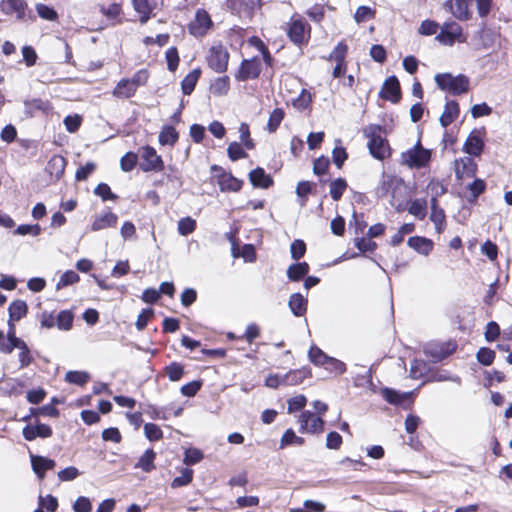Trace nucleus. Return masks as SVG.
I'll return each mask as SVG.
<instances>
[{"label": "nucleus", "instance_id": "nucleus-1", "mask_svg": "<svg viewBox=\"0 0 512 512\" xmlns=\"http://www.w3.org/2000/svg\"><path fill=\"white\" fill-rule=\"evenodd\" d=\"M282 29L288 40L299 48L307 46L311 39L312 27L307 19L298 12L291 15Z\"/></svg>", "mask_w": 512, "mask_h": 512}, {"label": "nucleus", "instance_id": "nucleus-2", "mask_svg": "<svg viewBox=\"0 0 512 512\" xmlns=\"http://www.w3.org/2000/svg\"><path fill=\"white\" fill-rule=\"evenodd\" d=\"M385 128L379 124H369L363 129L368 139L367 147L371 156L383 161L391 156V147L386 137H383Z\"/></svg>", "mask_w": 512, "mask_h": 512}, {"label": "nucleus", "instance_id": "nucleus-3", "mask_svg": "<svg viewBox=\"0 0 512 512\" xmlns=\"http://www.w3.org/2000/svg\"><path fill=\"white\" fill-rule=\"evenodd\" d=\"M434 79L440 90L454 96L466 94L470 89V80L464 74L453 76L451 73H439Z\"/></svg>", "mask_w": 512, "mask_h": 512}, {"label": "nucleus", "instance_id": "nucleus-4", "mask_svg": "<svg viewBox=\"0 0 512 512\" xmlns=\"http://www.w3.org/2000/svg\"><path fill=\"white\" fill-rule=\"evenodd\" d=\"M431 157V150L424 148L418 140L412 148L401 153V162L411 169H421L430 164Z\"/></svg>", "mask_w": 512, "mask_h": 512}, {"label": "nucleus", "instance_id": "nucleus-5", "mask_svg": "<svg viewBox=\"0 0 512 512\" xmlns=\"http://www.w3.org/2000/svg\"><path fill=\"white\" fill-rule=\"evenodd\" d=\"M214 28V22L209 12L204 8H198L193 19L188 23V33L197 39H202Z\"/></svg>", "mask_w": 512, "mask_h": 512}, {"label": "nucleus", "instance_id": "nucleus-6", "mask_svg": "<svg viewBox=\"0 0 512 512\" xmlns=\"http://www.w3.org/2000/svg\"><path fill=\"white\" fill-rule=\"evenodd\" d=\"M230 53L221 43L212 45L207 52L206 62L208 67L216 73H225L229 66Z\"/></svg>", "mask_w": 512, "mask_h": 512}, {"label": "nucleus", "instance_id": "nucleus-7", "mask_svg": "<svg viewBox=\"0 0 512 512\" xmlns=\"http://www.w3.org/2000/svg\"><path fill=\"white\" fill-rule=\"evenodd\" d=\"M210 170L222 192H239L242 189L243 180L236 178L231 172L225 171L223 167L213 164Z\"/></svg>", "mask_w": 512, "mask_h": 512}, {"label": "nucleus", "instance_id": "nucleus-8", "mask_svg": "<svg viewBox=\"0 0 512 512\" xmlns=\"http://www.w3.org/2000/svg\"><path fill=\"white\" fill-rule=\"evenodd\" d=\"M225 5L233 15L251 20L262 9L264 0H225Z\"/></svg>", "mask_w": 512, "mask_h": 512}, {"label": "nucleus", "instance_id": "nucleus-9", "mask_svg": "<svg viewBox=\"0 0 512 512\" xmlns=\"http://www.w3.org/2000/svg\"><path fill=\"white\" fill-rule=\"evenodd\" d=\"M262 72V61L259 56H253L243 59L238 69L234 73V78L238 82H246L258 79Z\"/></svg>", "mask_w": 512, "mask_h": 512}, {"label": "nucleus", "instance_id": "nucleus-10", "mask_svg": "<svg viewBox=\"0 0 512 512\" xmlns=\"http://www.w3.org/2000/svg\"><path fill=\"white\" fill-rule=\"evenodd\" d=\"M435 39L445 46H452L455 42L463 43L466 41L462 27L454 21L445 22Z\"/></svg>", "mask_w": 512, "mask_h": 512}, {"label": "nucleus", "instance_id": "nucleus-11", "mask_svg": "<svg viewBox=\"0 0 512 512\" xmlns=\"http://www.w3.org/2000/svg\"><path fill=\"white\" fill-rule=\"evenodd\" d=\"M2 10L7 15L15 14L16 19L21 22L36 21V16L29 9L25 0H3Z\"/></svg>", "mask_w": 512, "mask_h": 512}, {"label": "nucleus", "instance_id": "nucleus-12", "mask_svg": "<svg viewBox=\"0 0 512 512\" xmlns=\"http://www.w3.org/2000/svg\"><path fill=\"white\" fill-rule=\"evenodd\" d=\"M297 421L300 433L321 434L325 428V421L309 410L302 411Z\"/></svg>", "mask_w": 512, "mask_h": 512}, {"label": "nucleus", "instance_id": "nucleus-13", "mask_svg": "<svg viewBox=\"0 0 512 512\" xmlns=\"http://www.w3.org/2000/svg\"><path fill=\"white\" fill-rule=\"evenodd\" d=\"M348 45L345 40H341L337 43L334 49L326 58L328 61H335L336 65L332 71V76L334 78H340L344 76L347 71V61L346 57L348 54Z\"/></svg>", "mask_w": 512, "mask_h": 512}, {"label": "nucleus", "instance_id": "nucleus-14", "mask_svg": "<svg viewBox=\"0 0 512 512\" xmlns=\"http://www.w3.org/2000/svg\"><path fill=\"white\" fill-rule=\"evenodd\" d=\"M140 168L143 172L157 171L160 172L164 169V161L154 147L146 145L141 148Z\"/></svg>", "mask_w": 512, "mask_h": 512}, {"label": "nucleus", "instance_id": "nucleus-15", "mask_svg": "<svg viewBox=\"0 0 512 512\" xmlns=\"http://www.w3.org/2000/svg\"><path fill=\"white\" fill-rule=\"evenodd\" d=\"M379 97L394 104L400 102L402 98V92L400 82L396 76H390L384 81L379 92Z\"/></svg>", "mask_w": 512, "mask_h": 512}, {"label": "nucleus", "instance_id": "nucleus-16", "mask_svg": "<svg viewBox=\"0 0 512 512\" xmlns=\"http://www.w3.org/2000/svg\"><path fill=\"white\" fill-rule=\"evenodd\" d=\"M485 129H474L468 135L463 145V151L471 156H479L484 149Z\"/></svg>", "mask_w": 512, "mask_h": 512}, {"label": "nucleus", "instance_id": "nucleus-17", "mask_svg": "<svg viewBox=\"0 0 512 512\" xmlns=\"http://www.w3.org/2000/svg\"><path fill=\"white\" fill-rule=\"evenodd\" d=\"M456 349L457 344L455 341H447L431 345L426 349L425 353L430 356L434 362H439L452 355Z\"/></svg>", "mask_w": 512, "mask_h": 512}, {"label": "nucleus", "instance_id": "nucleus-18", "mask_svg": "<svg viewBox=\"0 0 512 512\" xmlns=\"http://www.w3.org/2000/svg\"><path fill=\"white\" fill-rule=\"evenodd\" d=\"M455 175L458 180L472 178L476 175L477 164L472 158L465 157L454 162Z\"/></svg>", "mask_w": 512, "mask_h": 512}, {"label": "nucleus", "instance_id": "nucleus-19", "mask_svg": "<svg viewBox=\"0 0 512 512\" xmlns=\"http://www.w3.org/2000/svg\"><path fill=\"white\" fill-rule=\"evenodd\" d=\"M117 223L118 216L111 210H108L94 218L91 224V231L97 232L108 228H115Z\"/></svg>", "mask_w": 512, "mask_h": 512}, {"label": "nucleus", "instance_id": "nucleus-20", "mask_svg": "<svg viewBox=\"0 0 512 512\" xmlns=\"http://www.w3.org/2000/svg\"><path fill=\"white\" fill-rule=\"evenodd\" d=\"M430 207V220L434 223L436 232L441 234L447 225L445 211L440 207L439 200L436 199H430Z\"/></svg>", "mask_w": 512, "mask_h": 512}, {"label": "nucleus", "instance_id": "nucleus-21", "mask_svg": "<svg viewBox=\"0 0 512 512\" xmlns=\"http://www.w3.org/2000/svg\"><path fill=\"white\" fill-rule=\"evenodd\" d=\"M312 376L308 366L299 369H292L283 375L284 386H297Z\"/></svg>", "mask_w": 512, "mask_h": 512}, {"label": "nucleus", "instance_id": "nucleus-22", "mask_svg": "<svg viewBox=\"0 0 512 512\" xmlns=\"http://www.w3.org/2000/svg\"><path fill=\"white\" fill-rule=\"evenodd\" d=\"M67 166V159L62 155H53L46 165V172L54 180L62 178Z\"/></svg>", "mask_w": 512, "mask_h": 512}, {"label": "nucleus", "instance_id": "nucleus-23", "mask_svg": "<svg viewBox=\"0 0 512 512\" xmlns=\"http://www.w3.org/2000/svg\"><path fill=\"white\" fill-rule=\"evenodd\" d=\"M134 10L139 15V22L144 25L153 16L156 3L153 0H132Z\"/></svg>", "mask_w": 512, "mask_h": 512}, {"label": "nucleus", "instance_id": "nucleus-24", "mask_svg": "<svg viewBox=\"0 0 512 512\" xmlns=\"http://www.w3.org/2000/svg\"><path fill=\"white\" fill-rule=\"evenodd\" d=\"M249 181L255 188L268 189L274 184L271 175L266 174L265 170L257 167L249 172Z\"/></svg>", "mask_w": 512, "mask_h": 512}, {"label": "nucleus", "instance_id": "nucleus-25", "mask_svg": "<svg viewBox=\"0 0 512 512\" xmlns=\"http://www.w3.org/2000/svg\"><path fill=\"white\" fill-rule=\"evenodd\" d=\"M460 115L459 103L455 100H449L445 103L444 110L439 118L442 127L447 128Z\"/></svg>", "mask_w": 512, "mask_h": 512}, {"label": "nucleus", "instance_id": "nucleus-26", "mask_svg": "<svg viewBox=\"0 0 512 512\" xmlns=\"http://www.w3.org/2000/svg\"><path fill=\"white\" fill-rule=\"evenodd\" d=\"M31 465L35 474L40 478L44 479L45 474L48 470L54 469L56 463L54 460L46 458L40 455L31 456Z\"/></svg>", "mask_w": 512, "mask_h": 512}, {"label": "nucleus", "instance_id": "nucleus-27", "mask_svg": "<svg viewBox=\"0 0 512 512\" xmlns=\"http://www.w3.org/2000/svg\"><path fill=\"white\" fill-rule=\"evenodd\" d=\"M8 322H18L28 314V305L22 299L12 301L8 307Z\"/></svg>", "mask_w": 512, "mask_h": 512}, {"label": "nucleus", "instance_id": "nucleus-28", "mask_svg": "<svg viewBox=\"0 0 512 512\" xmlns=\"http://www.w3.org/2000/svg\"><path fill=\"white\" fill-rule=\"evenodd\" d=\"M137 89L128 81V78H122L117 82L112 91V95L118 99H129L135 96Z\"/></svg>", "mask_w": 512, "mask_h": 512}, {"label": "nucleus", "instance_id": "nucleus-29", "mask_svg": "<svg viewBox=\"0 0 512 512\" xmlns=\"http://www.w3.org/2000/svg\"><path fill=\"white\" fill-rule=\"evenodd\" d=\"M407 244L409 247L423 255H428L434 247L433 241L431 239L421 236L410 237L407 241Z\"/></svg>", "mask_w": 512, "mask_h": 512}, {"label": "nucleus", "instance_id": "nucleus-30", "mask_svg": "<svg viewBox=\"0 0 512 512\" xmlns=\"http://www.w3.org/2000/svg\"><path fill=\"white\" fill-rule=\"evenodd\" d=\"M179 140V132L172 125H164L158 135V141L162 146L173 147Z\"/></svg>", "mask_w": 512, "mask_h": 512}, {"label": "nucleus", "instance_id": "nucleus-31", "mask_svg": "<svg viewBox=\"0 0 512 512\" xmlns=\"http://www.w3.org/2000/svg\"><path fill=\"white\" fill-rule=\"evenodd\" d=\"M202 74L201 68H195L181 81V90L184 95H191Z\"/></svg>", "mask_w": 512, "mask_h": 512}, {"label": "nucleus", "instance_id": "nucleus-32", "mask_svg": "<svg viewBox=\"0 0 512 512\" xmlns=\"http://www.w3.org/2000/svg\"><path fill=\"white\" fill-rule=\"evenodd\" d=\"M307 304V299H305L300 293L292 294L288 302L291 312L297 317H301L306 314Z\"/></svg>", "mask_w": 512, "mask_h": 512}, {"label": "nucleus", "instance_id": "nucleus-33", "mask_svg": "<svg viewBox=\"0 0 512 512\" xmlns=\"http://www.w3.org/2000/svg\"><path fill=\"white\" fill-rule=\"evenodd\" d=\"M310 266L307 262L291 264L287 269V277L290 281L298 282L309 273Z\"/></svg>", "mask_w": 512, "mask_h": 512}, {"label": "nucleus", "instance_id": "nucleus-34", "mask_svg": "<svg viewBox=\"0 0 512 512\" xmlns=\"http://www.w3.org/2000/svg\"><path fill=\"white\" fill-rule=\"evenodd\" d=\"M230 90V78L227 75L218 77L210 85V92L214 96H226Z\"/></svg>", "mask_w": 512, "mask_h": 512}, {"label": "nucleus", "instance_id": "nucleus-35", "mask_svg": "<svg viewBox=\"0 0 512 512\" xmlns=\"http://www.w3.org/2000/svg\"><path fill=\"white\" fill-rule=\"evenodd\" d=\"M408 213L419 220H424L427 216V200L425 198H417L410 202Z\"/></svg>", "mask_w": 512, "mask_h": 512}, {"label": "nucleus", "instance_id": "nucleus-36", "mask_svg": "<svg viewBox=\"0 0 512 512\" xmlns=\"http://www.w3.org/2000/svg\"><path fill=\"white\" fill-rule=\"evenodd\" d=\"M100 13L109 20H115L123 13L122 1H113L108 6L104 4L99 5Z\"/></svg>", "mask_w": 512, "mask_h": 512}, {"label": "nucleus", "instance_id": "nucleus-37", "mask_svg": "<svg viewBox=\"0 0 512 512\" xmlns=\"http://www.w3.org/2000/svg\"><path fill=\"white\" fill-rule=\"evenodd\" d=\"M156 452L153 449H147L139 458L135 467L142 469L145 472H151L155 469L154 461Z\"/></svg>", "mask_w": 512, "mask_h": 512}, {"label": "nucleus", "instance_id": "nucleus-38", "mask_svg": "<svg viewBox=\"0 0 512 512\" xmlns=\"http://www.w3.org/2000/svg\"><path fill=\"white\" fill-rule=\"evenodd\" d=\"M330 196L334 201H339L346 189L348 188L347 181L344 178H337L330 182Z\"/></svg>", "mask_w": 512, "mask_h": 512}, {"label": "nucleus", "instance_id": "nucleus-39", "mask_svg": "<svg viewBox=\"0 0 512 512\" xmlns=\"http://www.w3.org/2000/svg\"><path fill=\"white\" fill-rule=\"evenodd\" d=\"M285 117V112L282 108H275L269 115L266 130L269 133H275L279 128L281 122Z\"/></svg>", "mask_w": 512, "mask_h": 512}, {"label": "nucleus", "instance_id": "nucleus-40", "mask_svg": "<svg viewBox=\"0 0 512 512\" xmlns=\"http://www.w3.org/2000/svg\"><path fill=\"white\" fill-rule=\"evenodd\" d=\"M471 0H454L455 9L452 11L453 15L462 21L469 20L472 16L469 10Z\"/></svg>", "mask_w": 512, "mask_h": 512}, {"label": "nucleus", "instance_id": "nucleus-41", "mask_svg": "<svg viewBox=\"0 0 512 512\" xmlns=\"http://www.w3.org/2000/svg\"><path fill=\"white\" fill-rule=\"evenodd\" d=\"M37 15L43 20L57 22L59 20L58 12L53 8L43 3H38L35 6Z\"/></svg>", "mask_w": 512, "mask_h": 512}, {"label": "nucleus", "instance_id": "nucleus-42", "mask_svg": "<svg viewBox=\"0 0 512 512\" xmlns=\"http://www.w3.org/2000/svg\"><path fill=\"white\" fill-rule=\"evenodd\" d=\"M90 379V375L85 371H68L65 374V381L78 385V386H84L87 384V382Z\"/></svg>", "mask_w": 512, "mask_h": 512}, {"label": "nucleus", "instance_id": "nucleus-43", "mask_svg": "<svg viewBox=\"0 0 512 512\" xmlns=\"http://www.w3.org/2000/svg\"><path fill=\"white\" fill-rule=\"evenodd\" d=\"M468 190L470 191V198H468V201L470 203H474L477 201L478 197L485 192L486 182L483 179L476 178L468 185Z\"/></svg>", "mask_w": 512, "mask_h": 512}, {"label": "nucleus", "instance_id": "nucleus-44", "mask_svg": "<svg viewBox=\"0 0 512 512\" xmlns=\"http://www.w3.org/2000/svg\"><path fill=\"white\" fill-rule=\"evenodd\" d=\"M74 315L70 310H62L56 317V325L60 330H70L73 326Z\"/></svg>", "mask_w": 512, "mask_h": 512}, {"label": "nucleus", "instance_id": "nucleus-45", "mask_svg": "<svg viewBox=\"0 0 512 512\" xmlns=\"http://www.w3.org/2000/svg\"><path fill=\"white\" fill-rule=\"evenodd\" d=\"M308 357L311 363L315 366H323L329 356L318 346L313 345L308 351Z\"/></svg>", "mask_w": 512, "mask_h": 512}, {"label": "nucleus", "instance_id": "nucleus-46", "mask_svg": "<svg viewBox=\"0 0 512 512\" xmlns=\"http://www.w3.org/2000/svg\"><path fill=\"white\" fill-rule=\"evenodd\" d=\"M165 375L170 381H179L184 374V367L179 362H171L164 368Z\"/></svg>", "mask_w": 512, "mask_h": 512}, {"label": "nucleus", "instance_id": "nucleus-47", "mask_svg": "<svg viewBox=\"0 0 512 512\" xmlns=\"http://www.w3.org/2000/svg\"><path fill=\"white\" fill-rule=\"evenodd\" d=\"M167 68L170 72H175L179 66L180 57L176 46L168 48L165 52Z\"/></svg>", "mask_w": 512, "mask_h": 512}, {"label": "nucleus", "instance_id": "nucleus-48", "mask_svg": "<svg viewBox=\"0 0 512 512\" xmlns=\"http://www.w3.org/2000/svg\"><path fill=\"white\" fill-rule=\"evenodd\" d=\"M311 103H312V95L306 89H302V91L298 95V97L295 98L292 102L293 107L299 111L306 110L307 108L310 107Z\"/></svg>", "mask_w": 512, "mask_h": 512}, {"label": "nucleus", "instance_id": "nucleus-49", "mask_svg": "<svg viewBox=\"0 0 512 512\" xmlns=\"http://www.w3.org/2000/svg\"><path fill=\"white\" fill-rule=\"evenodd\" d=\"M197 223L191 217H184L178 221V233L182 236H188L196 230Z\"/></svg>", "mask_w": 512, "mask_h": 512}, {"label": "nucleus", "instance_id": "nucleus-50", "mask_svg": "<svg viewBox=\"0 0 512 512\" xmlns=\"http://www.w3.org/2000/svg\"><path fill=\"white\" fill-rule=\"evenodd\" d=\"M239 139L244 147L248 150L255 148V143L251 138L250 127L247 123L242 122L239 126Z\"/></svg>", "mask_w": 512, "mask_h": 512}, {"label": "nucleus", "instance_id": "nucleus-51", "mask_svg": "<svg viewBox=\"0 0 512 512\" xmlns=\"http://www.w3.org/2000/svg\"><path fill=\"white\" fill-rule=\"evenodd\" d=\"M16 348L20 350L18 354L20 368H26L34 362V357L26 342L22 343V345H19Z\"/></svg>", "mask_w": 512, "mask_h": 512}, {"label": "nucleus", "instance_id": "nucleus-52", "mask_svg": "<svg viewBox=\"0 0 512 512\" xmlns=\"http://www.w3.org/2000/svg\"><path fill=\"white\" fill-rule=\"evenodd\" d=\"M495 357V351L488 347H481L476 353L477 361L484 366H490L494 362Z\"/></svg>", "mask_w": 512, "mask_h": 512}, {"label": "nucleus", "instance_id": "nucleus-53", "mask_svg": "<svg viewBox=\"0 0 512 512\" xmlns=\"http://www.w3.org/2000/svg\"><path fill=\"white\" fill-rule=\"evenodd\" d=\"M144 434L146 438L151 442L160 441L164 437L161 428L154 423H146L144 425Z\"/></svg>", "mask_w": 512, "mask_h": 512}, {"label": "nucleus", "instance_id": "nucleus-54", "mask_svg": "<svg viewBox=\"0 0 512 512\" xmlns=\"http://www.w3.org/2000/svg\"><path fill=\"white\" fill-rule=\"evenodd\" d=\"M227 154L231 161H237L248 157V154L238 142H231L228 145Z\"/></svg>", "mask_w": 512, "mask_h": 512}, {"label": "nucleus", "instance_id": "nucleus-55", "mask_svg": "<svg viewBox=\"0 0 512 512\" xmlns=\"http://www.w3.org/2000/svg\"><path fill=\"white\" fill-rule=\"evenodd\" d=\"M150 72L148 69L143 68L136 71L132 78H128V81L138 90L139 87L145 86L148 83Z\"/></svg>", "mask_w": 512, "mask_h": 512}, {"label": "nucleus", "instance_id": "nucleus-56", "mask_svg": "<svg viewBox=\"0 0 512 512\" xmlns=\"http://www.w3.org/2000/svg\"><path fill=\"white\" fill-rule=\"evenodd\" d=\"M80 281V276L73 270L65 271L59 281L56 284L57 289H61L63 287L76 284Z\"/></svg>", "mask_w": 512, "mask_h": 512}, {"label": "nucleus", "instance_id": "nucleus-57", "mask_svg": "<svg viewBox=\"0 0 512 512\" xmlns=\"http://www.w3.org/2000/svg\"><path fill=\"white\" fill-rule=\"evenodd\" d=\"M138 155L135 152H127L120 159V167L124 172H131L137 165Z\"/></svg>", "mask_w": 512, "mask_h": 512}, {"label": "nucleus", "instance_id": "nucleus-58", "mask_svg": "<svg viewBox=\"0 0 512 512\" xmlns=\"http://www.w3.org/2000/svg\"><path fill=\"white\" fill-rule=\"evenodd\" d=\"M155 316V312L152 308H145L143 309L138 317H137V320H136V323H135V326L137 328L138 331H143L147 325H148V322L153 319Z\"/></svg>", "mask_w": 512, "mask_h": 512}, {"label": "nucleus", "instance_id": "nucleus-59", "mask_svg": "<svg viewBox=\"0 0 512 512\" xmlns=\"http://www.w3.org/2000/svg\"><path fill=\"white\" fill-rule=\"evenodd\" d=\"M381 395L389 404L399 405L403 402L406 395L399 394L396 390L385 387L381 389Z\"/></svg>", "mask_w": 512, "mask_h": 512}, {"label": "nucleus", "instance_id": "nucleus-60", "mask_svg": "<svg viewBox=\"0 0 512 512\" xmlns=\"http://www.w3.org/2000/svg\"><path fill=\"white\" fill-rule=\"evenodd\" d=\"M287 411L288 413H295V412H298V411H301L302 409H304V407L306 406L307 404V398L300 394V395H296L292 398H290L288 401H287Z\"/></svg>", "mask_w": 512, "mask_h": 512}, {"label": "nucleus", "instance_id": "nucleus-61", "mask_svg": "<svg viewBox=\"0 0 512 512\" xmlns=\"http://www.w3.org/2000/svg\"><path fill=\"white\" fill-rule=\"evenodd\" d=\"M95 195L99 196L103 201H115L118 196L111 191V188L106 183H99L94 189Z\"/></svg>", "mask_w": 512, "mask_h": 512}, {"label": "nucleus", "instance_id": "nucleus-62", "mask_svg": "<svg viewBox=\"0 0 512 512\" xmlns=\"http://www.w3.org/2000/svg\"><path fill=\"white\" fill-rule=\"evenodd\" d=\"M261 335V329L256 323H250L244 334L239 336L238 339L245 340L249 344H252Z\"/></svg>", "mask_w": 512, "mask_h": 512}, {"label": "nucleus", "instance_id": "nucleus-63", "mask_svg": "<svg viewBox=\"0 0 512 512\" xmlns=\"http://www.w3.org/2000/svg\"><path fill=\"white\" fill-rule=\"evenodd\" d=\"M440 25L434 20H424L419 26L418 32L424 36L437 35Z\"/></svg>", "mask_w": 512, "mask_h": 512}, {"label": "nucleus", "instance_id": "nucleus-64", "mask_svg": "<svg viewBox=\"0 0 512 512\" xmlns=\"http://www.w3.org/2000/svg\"><path fill=\"white\" fill-rule=\"evenodd\" d=\"M355 246L362 253L374 252L377 249V243L368 236L356 238Z\"/></svg>", "mask_w": 512, "mask_h": 512}]
</instances>
